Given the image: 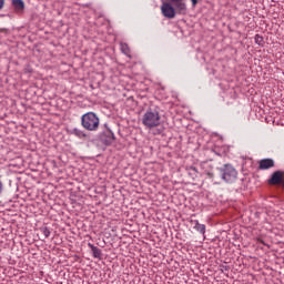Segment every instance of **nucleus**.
I'll list each match as a JSON object with an SVG mask.
<instances>
[{
	"mask_svg": "<svg viewBox=\"0 0 284 284\" xmlns=\"http://www.w3.org/2000/svg\"><path fill=\"white\" fill-rule=\"evenodd\" d=\"M100 123L101 121L94 112H88L81 116V125L82 128H84V130H88L89 132H97L99 130Z\"/></svg>",
	"mask_w": 284,
	"mask_h": 284,
	"instance_id": "1",
	"label": "nucleus"
},
{
	"mask_svg": "<svg viewBox=\"0 0 284 284\" xmlns=\"http://www.w3.org/2000/svg\"><path fill=\"white\" fill-rule=\"evenodd\" d=\"M142 123L148 130L159 128V125H161V114L156 110L149 109L142 118Z\"/></svg>",
	"mask_w": 284,
	"mask_h": 284,
	"instance_id": "2",
	"label": "nucleus"
},
{
	"mask_svg": "<svg viewBox=\"0 0 284 284\" xmlns=\"http://www.w3.org/2000/svg\"><path fill=\"white\" fill-rule=\"evenodd\" d=\"M221 176L225 183H234L239 178V172L231 164H224L222 169H220Z\"/></svg>",
	"mask_w": 284,
	"mask_h": 284,
	"instance_id": "3",
	"label": "nucleus"
},
{
	"mask_svg": "<svg viewBox=\"0 0 284 284\" xmlns=\"http://www.w3.org/2000/svg\"><path fill=\"white\" fill-rule=\"evenodd\" d=\"M268 185H282L284 187V172L275 171L272 173L271 179L267 180Z\"/></svg>",
	"mask_w": 284,
	"mask_h": 284,
	"instance_id": "4",
	"label": "nucleus"
},
{
	"mask_svg": "<svg viewBox=\"0 0 284 284\" xmlns=\"http://www.w3.org/2000/svg\"><path fill=\"white\" fill-rule=\"evenodd\" d=\"M161 12L166 19H174L176 17V9L170 4V2H163Z\"/></svg>",
	"mask_w": 284,
	"mask_h": 284,
	"instance_id": "5",
	"label": "nucleus"
},
{
	"mask_svg": "<svg viewBox=\"0 0 284 284\" xmlns=\"http://www.w3.org/2000/svg\"><path fill=\"white\" fill-rule=\"evenodd\" d=\"M173 3L178 14H187V4L185 0H170Z\"/></svg>",
	"mask_w": 284,
	"mask_h": 284,
	"instance_id": "6",
	"label": "nucleus"
},
{
	"mask_svg": "<svg viewBox=\"0 0 284 284\" xmlns=\"http://www.w3.org/2000/svg\"><path fill=\"white\" fill-rule=\"evenodd\" d=\"M275 162L273 159H263L258 162V170H271V168H274Z\"/></svg>",
	"mask_w": 284,
	"mask_h": 284,
	"instance_id": "7",
	"label": "nucleus"
},
{
	"mask_svg": "<svg viewBox=\"0 0 284 284\" xmlns=\"http://www.w3.org/2000/svg\"><path fill=\"white\" fill-rule=\"evenodd\" d=\"M11 3L16 12H23L26 10V2L23 0H11Z\"/></svg>",
	"mask_w": 284,
	"mask_h": 284,
	"instance_id": "8",
	"label": "nucleus"
},
{
	"mask_svg": "<svg viewBox=\"0 0 284 284\" xmlns=\"http://www.w3.org/2000/svg\"><path fill=\"white\" fill-rule=\"evenodd\" d=\"M88 246L92 251L93 258H100L101 260V256H103V253H102L101 248L94 246V244H92V243H89Z\"/></svg>",
	"mask_w": 284,
	"mask_h": 284,
	"instance_id": "9",
	"label": "nucleus"
},
{
	"mask_svg": "<svg viewBox=\"0 0 284 284\" xmlns=\"http://www.w3.org/2000/svg\"><path fill=\"white\" fill-rule=\"evenodd\" d=\"M115 140L116 138L114 136V133L112 131H108L105 133V139H104L105 145H112V143H114Z\"/></svg>",
	"mask_w": 284,
	"mask_h": 284,
	"instance_id": "10",
	"label": "nucleus"
},
{
	"mask_svg": "<svg viewBox=\"0 0 284 284\" xmlns=\"http://www.w3.org/2000/svg\"><path fill=\"white\" fill-rule=\"evenodd\" d=\"M192 223H194V230H196V232L203 235L205 234V224H200L199 220H194Z\"/></svg>",
	"mask_w": 284,
	"mask_h": 284,
	"instance_id": "11",
	"label": "nucleus"
},
{
	"mask_svg": "<svg viewBox=\"0 0 284 284\" xmlns=\"http://www.w3.org/2000/svg\"><path fill=\"white\" fill-rule=\"evenodd\" d=\"M71 134H74V136H78V139H88V134L80 129H73Z\"/></svg>",
	"mask_w": 284,
	"mask_h": 284,
	"instance_id": "12",
	"label": "nucleus"
},
{
	"mask_svg": "<svg viewBox=\"0 0 284 284\" xmlns=\"http://www.w3.org/2000/svg\"><path fill=\"white\" fill-rule=\"evenodd\" d=\"M120 48L123 54H125L126 57H130V47L128 45V43H121Z\"/></svg>",
	"mask_w": 284,
	"mask_h": 284,
	"instance_id": "13",
	"label": "nucleus"
},
{
	"mask_svg": "<svg viewBox=\"0 0 284 284\" xmlns=\"http://www.w3.org/2000/svg\"><path fill=\"white\" fill-rule=\"evenodd\" d=\"M189 174H190V176H192V179H196L199 171L196 170L195 166H190Z\"/></svg>",
	"mask_w": 284,
	"mask_h": 284,
	"instance_id": "14",
	"label": "nucleus"
},
{
	"mask_svg": "<svg viewBox=\"0 0 284 284\" xmlns=\"http://www.w3.org/2000/svg\"><path fill=\"white\" fill-rule=\"evenodd\" d=\"M40 232L43 233L44 239H50L51 232H50V229H48V226L41 227V229H40Z\"/></svg>",
	"mask_w": 284,
	"mask_h": 284,
	"instance_id": "15",
	"label": "nucleus"
},
{
	"mask_svg": "<svg viewBox=\"0 0 284 284\" xmlns=\"http://www.w3.org/2000/svg\"><path fill=\"white\" fill-rule=\"evenodd\" d=\"M255 43H257V45H263V37L256 34L255 36Z\"/></svg>",
	"mask_w": 284,
	"mask_h": 284,
	"instance_id": "16",
	"label": "nucleus"
},
{
	"mask_svg": "<svg viewBox=\"0 0 284 284\" xmlns=\"http://www.w3.org/2000/svg\"><path fill=\"white\" fill-rule=\"evenodd\" d=\"M6 8V0H0V11Z\"/></svg>",
	"mask_w": 284,
	"mask_h": 284,
	"instance_id": "17",
	"label": "nucleus"
},
{
	"mask_svg": "<svg viewBox=\"0 0 284 284\" xmlns=\"http://www.w3.org/2000/svg\"><path fill=\"white\" fill-rule=\"evenodd\" d=\"M1 192H3V182H1V180H0V194H1Z\"/></svg>",
	"mask_w": 284,
	"mask_h": 284,
	"instance_id": "18",
	"label": "nucleus"
},
{
	"mask_svg": "<svg viewBox=\"0 0 284 284\" xmlns=\"http://www.w3.org/2000/svg\"><path fill=\"white\" fill-rule=\"evenodd\" d=\"M192 6H196V3H199V0H191Z\"/></svg>",
	"mask_w": 284,
	"mask_h": 284,
	"instance_id": "19",
	"label": "nucleus"
},
{
	"mask_svg": "<svg viewBox=\"0 0 284 284\" xmlns=\"http://www.w3.org/2000/svg\"><path fill=\"white\" fill-rule=\"evenodd\" d=\"M207 175L210 176V179H212L214 176V173H207Z\"/></svg>",
	"mask_w": 284,
	"mask_h": 284,
	"instance_id": "20",
	"label": "nucleus"
},
{
	"mask_svg": "<svg viewBox=\"0 0 284 284\" xmlns=\"http://www.w3.org/2000/svg\"><path fill=\"white\" fill-rule=\"evenodd\" d=\"M0 32H6V29H0Z\"/></svg>",
	"mask_w": 284,
	"mask_h": 284,
	"instance_id": "21",
	"label": "nucleus"
}]
</instances>
